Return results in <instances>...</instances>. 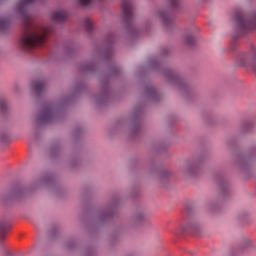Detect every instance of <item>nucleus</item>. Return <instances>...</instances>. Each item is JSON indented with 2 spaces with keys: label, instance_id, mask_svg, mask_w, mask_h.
I'll return each instance as SVG.
<instances>
[{
  "label": "nucleus",
  "instance_id": "a878e982",
  "mask_svg": "<svg viewBox=\"0 0 256 256\" xmlns=\"http://www.w3.org/2000/svg\"><path fill=\"white\" fill-rule=\"evenodd\" d=\"M82 164L83 160L81 159V154H74L68 162V167L71 171H77L78 169H81Z\"/></svg>",
  "mask_w": 256,
  "mask_h": 256
},
{
  "label": "nucleus",
  "instance_id": "b1692460",
  "mask_svg": "<svg viewBox=\"0 0 256 256\" xmlns=\"http://www.w3.org/2000/svg\"><path fill=\"white\" fill-rule=\"evenodd\" d=\"M253 129H255V122H253V120L246 118L241 121L240 133H242V135L253 133Z\"/></svg>",
  "mask_w": 256,
  "mask_h": 256
},
{
  "label": "nucleus",
  "instance_id": "f8f14e48",
  "mask_svg": "<svg viewBox=\"0 0 256 256\" xmlns=\"http://www.w3.org/2000/svg\"><path fill=\"white\" fill-rule=\"evenodd\" d=\"M207 157H209V152L203 151L188 158L185 161V166L180 168V171L183 175L191 177L192 179L201 177V173H203V163L207 161Z\"/></svg>",
  "mask_w": 256,
  "mask_h": 256
},
{
  "label": "nucleus",
  "instance_id": "c9c22d12",
  "mask_svg": "<svg viewBox=\"0 0 256 256\" xmlns=\"http://www.w3.org/2000/svg\"><path fill=\"white\" fill-rule=\"evenodd\" d=\"M91 191H93V188H91V186H84L81 188L80 196L82 201H87V199H89V195H91Z\"/></svg>",
  "mask_w": 256,
  "mask_h": 256
},
{
  "label": "nucleus",
  "instance_id": "72a5a7b5",
  "mask_svg": "<svg viewBox=\"0 0 256 256\" xmlns=\"http://www.w3.org/2000/svg\"><path fill=\"white\" fill-rule=\"evenodd\" d=\"M11 21L7 18H0V33H9Z\"/></svg>",
  "mask_w": 256,
  "mask_h": 256
},
{
  "label": "nucleus",
  "instance_id": "c85d7f7f",
  "mask_svg": "<svg viewBox=\"0 0 256 256\" xmlns=\"http://www.w3.org/2000/svg\"><path fill=\"white\" fill-rule=\"evenodd\" d=\"M67 17H69L67 11L59 10L52 14V21H54V23H65L67 21Z\"/></svg>",
  "mask_w": 256,
  "mask_h": 256
},
{
  "label": "nucleus",
  "instance_id": "f704fd0d",
  "mask_svg": "<svg viewBox=\"0 0 256 256\" xmlns=\"http://www.w3.org/2000/svg\"><path fill=\"white\" fill-rule=\"evenodd\" d=\"M64 248H66L67 251H75V249H77V240H75V238H68L64 242Z\"/></svg>",
  "mask_w": 256,
  "mask_h": 256
},
{
  "label": "nucleus",
  "instance_id": "1a4fd4ad",
  "mask_svg": "<svg viewBox=\"0 0 256 256\" xmlns=\"http://www.w3.org/2000/svg\"><path fill=\"white\" fill-rule=\"evenodd\" d=\"M256 160V144L250 145L246 153L236 152L233 154L232 167L243 175L245 179L253 177V165Z\"/></svg>",
  "mask_w": 256,
  "mask_h": 256
},
{
  "label": "nucleus",
  "instance_id": "58836bf2",
  "mask_svg": "<svg viewBox=\"0 0 256 256\" xmlns=\"http://www.w3.org/2000/svg\"><path fill=\"white\" fill-rule=\"evenodd\" d=\"M185 212L188 217L193 216V214L195 213V203L189 202L188 204H186Z\"/></svg>",
  "mask_w": 256,
  "mask_h": 256
},
{
  "label": "nucleus",
  "instance_id": "2f4dec72",
  "mask_svg": "<svg viewBox=\"0 0 256 256\" xmlns=\"http://www.w3.org/2000/svg\"><path fill=\"white\" fill-rule=\"evenodd\" d=\"M82 256H97V246L88 245L83 248Z\"/></svg>",
  "mask_w": 256,
  "mask_h": 256
},
{
  "label": "nucleus",
  "instance_id": "ddd939ff",
  "mask_svg": "<svg viewBox=\"0 0 256 256\" xmlns=\"http://www.w3.org/2000/svg\"><path fill=\"white\" fill-rule=\"evenodd\" d=\"M169 3L170 7L156 10L155 15L162 22L164 29L173 31L175 29V13L179 11L181 5L179 0H169Z\"/></svg>",
  "mask_w": 256,
  "mask_h": 256
},
{
  "label": "nucleus",
  "instance_id": "a211bd4d",
  "mask_svg": "<svg viewBox=\"0 0 256 256\" xmlns=\"http://www.w3.org/2000/svg\"><path fill=\"white\" fill-rule=\"evenodd\" d=\"M31 89L33 95H35L37 99H41L45 94V91H47V81L43 78L32 80Z\"/></svg>",
  "mask_w": 256,
  "mask_h": 256
},
{
  "label": "nucleus",
  "instance_id": "aec40b11",
  "mask_svg": "<svg viewBox=\"0 0 256 256\" xmlns=\"http://www.w3.org/2000/svg\"><path fill=\"white\" fill-rule=\"evenodd\" d=\"M121 233H123V223H116L113 226L110 236L108 238L109 247H115V245L119 243V238L121 237Z\"/></svg>",
  "mask_w": 256,
  "mask_h": 256
},
{
  "label": "nucleus",
  "instance_id": "a18cd8bd",
  "mask_svg": "<svg viewBox=\"0 0 256 256\" xmlns=\"http://www.w3.org/2000/svg\"><path fill=\"white\" fill-rule=\"evenodd\" d=\"M146 32H149V26H146Z\"/></svg>",
  "mask_w": 256,
  "mask_h": 256
},
{
  "label": "nucleus",
  "instance_id": "ea45409f",
  "mask_svg": "<svg viewBox=\"0 0 256 256\" xmlns=\"http://www.w3.org/2000/svg\"><path fill=\"white\" fill-rule=\"evenodd\" d=\"M3 243H0V249L2 251L3 256H15L11 251H9V248Z\"/></svg>",
  "mask_w": 256,
  "mask_h": 256
},
{
  "label": "nucleus",
  "instance_id": "c03bdc74",
  "mask_svg": "<svg viewBox=\"0 0 256 256\" xmlns=\"http://www.w3.org/2000/svg\"><path fill=\"white\" fill-rule=\"evenodd\" d=\"M168 121H169L170 127H173V123H175L177 121V117L175 115H170L168 117Z\"/></svg>",
  "mask_w": 256,
  "mask_h": 256
},
{
  "label": "nucleus",
  "instance_id": "dca6fc26",
  "mask_svg": "<svg viewBox=\"0 0 256 256\" xmlns=\"http://www.w3.org/2000/svg\"><path fill=\"white\" fill-rule=\"evenodd\" d=\"M199 29L197 26L192 25L186 29V32L183 37V43L187 49H193L197 46V34Z\"/></svg>",
  "mask_w": 256,
  "mask_h": 256
},
{
  "label": "nucleus",
  "instance_id": "f03ea898",
  "mask_svg": "<svg viewBox=\"0 0 256 256\" xmlns=\"http://www.w3.org/2000/svg\"><path fill=\"white\" fill-rule=\"evenodd\" d=\"M117 39L119 37L116 32H109L102 46H96L94 49L97 59L107 63V71L100 76V91L94 96L95 104L98 107H107L115 99V91L111 87V81L119 79L122 73L121 67L113 58L115 55L114 45L117 43Z\"/></svg>",
  "mask_w": 256,
  "mask_h": 256
},
{
  "label": "nucleus",
  "instance_id": "393cba45",
  "mask_svg": "<svg viewBox=\"0 0 256 256\" xmlns=\"http://www.w3.org/2000/svg\"><path fill=\"white\" fill-rule=\"evenodd\" d=\"M9 115H11L9 101L6 98H0V117L2 119H9Z\"/></svg>",
  "mask_w": 256,
  "mask_h": 256
},
{
  "label": "nucleus",
  "instance_id": "9d476101",
  "mask_svg": "<svg viewBox=\"0 0 256 256\" xmlns=\"http://www.w3.org/2000/svg\"><path fill=\"white\" fill-rule=\"evenodd\" d=\"M215 181L217 185L218 201L211 200L207 202L206 211H208V213H219L222 207L221 203L231 197V182L227 179L225 171H217Z\"/></svg>",
  "mask_w": 256,
  "mask_h": 256
},
{
  "label": "nucleus",
  "instance_id": "79ce46f5",
  "mask_svg": "<svg viewBox=\"0 0 256 256\" xmlns=\"http://www.w3.org/2000/svg\"><path fill=\"white\" fill-rule=\"evenodd\" d=\"M59 226L53 225L49 231V235L52 239H56L57 235H59Z\"/></svg>",
  "mask_w": 256,
  "mask_h": 256
},
{
  "label": "nucleus",
  "instance_id": "49530a36",
  "mask_svg": "<svg viewBox=\"0 0 256 256\" xmlns=\"http://www.w3.org/2000/svg\"><path fill=\"white\" fill-rule=\"evenodd\" d=\"M206 1H208V0H202L203 3H205Z\"/></svg>",
  "mask_w": 256,
  "mask_h": 256
},
{
  "label": "nucleus",
  "instance_id": "39448f33",
  "mask_svg": "<svg viewBox=\"0 0 256 256\" xmlns=\"http://www.w3.org/2000/svg\"><path fill=\"white\" fill-rule=\"evenodd\" d=\"M144 96L146 102L138 103L132 112L130 124L125 119H119L110 130V135H121L125 133L129 141H139L143 133V122L145 121V107L149 103H161L163 96L161 92L151 83L144 85Z\"/></svg>",
  "mask_w": 256,
  "mask_h": 256
},
{
  "label": "nucleus",
  "instance_id": "423d86ee",
  "mask_svg": "<svg viewBox=\"0 0 256 256\" xmlns=\"http://www.w3.org/2000/svg\"><path fill=\"white\" fill-rule=\"evenodd\" d=\"M170 55L171 50L168 47H162L160 57L150 59L148 67L158 73V75H161L166 83L178 89L179 93L186 101H193L195 97H197V88L191 85L179 70L166 66L165 63H163V57H169Z\"/></svg>",
  "mask_w": 256,
  "mask_h": 256
},
{
  "label": "nucleus",
  "instance_id": "0eeeda50",
  "mask_svg": "<svg viewBox=\"0 0 256 256\" xmlns=\"http://www.w3.org/2000/svg\"><path fill=\"white\" fill-rule=\"evenodd\" d=\"M119 203H121V198H119L118 194H113L103 205L94 209L91 217L82 219V222L90 235L99 233L101 227H105L107 223H111L113 219L118 217Z\"/></svg>",
  "mask_w": 256,
  "mask_h": 256
},
{
  "label": "nucleus",
  "instance_id": "9b49d317",
  "mask_svg": "<svg viewBox=\"0 0 256 256\" xmlns=\"http://www.w3.org/2000/svg\"><path fill=\"white\" fill-rule=\"evenodd\" d=\"M122 21L131 41L141 36V30L135 25V4L132 0H122Z\"/></svg>",
  "mask_w": 256,
  "mask_h": 256
},
{
  "label": "nucleus",
  "instance_id": "37998d69",
  "mask_svg": "<svg viewBox=\"0 0 256 256\" xmlns=\"http://www.w3.org/2000/svg\"><path fill=\"white\" fill-rule=\"evenodd\" d=\"M130 168L132 171H139V160L138 159H133L130 162Z\"/></svg>",
  "mask_w": 256,
  "mask_h": 256
},
{
  "label": "nucleus",
  "instance_id": "cd10ccee",
  "mask_svg": "<svg viewBox=\"0 0 256 256\" xmlns=\"http://www.w3.org/2000/svg\"><path fill=\"white\" fill-rule=\"evenodd\" d=\"M79 50V45L75 44V42H65L64 44V53L67 57H73L75 53Z\"/></svg>",
  "mask_w": 256,
  "mask_h": 256
},
{
  "label": "nucleus",
  "instance_id": "f3484780",
  "mask_svg": "<svg viewBox=\"0 0 256 256\" xmlns=\"http://www.w3.org/2000/svg\"><path fill=\"white\" fill-rule=\"evenodd\" d=\"M98 69V62L95 57L81 62L78 65V71L81 75H95Z\"/></svg>",
  "mask_w": 256,
  "mask_h": 256
},
{
  "label": "nucleus",
  "instance_id": "4c0bfd02",
  "mask_svg": "<svg viewBox=\"0 0 256 256\" xmlns=\"http://www.w3.org/2000/svg\"><path fill=\"white\" fill-rule=\"evenodd\" d=\"M141 191V185L139 184H133L131 187H130V197H139V193Z\"/></svg>",
  "mask_w": 256,
  "mask_h": 256
},
{
  "label": "nucleus",
  "instance_id": "7ed1b4c3",
  "mask_svg": "<svg viewBox=\"0 0 256 256\" xmlns=\"http://www.w3.org/2000/svg\"><path fill=\"white\" fill-rule=\"evenodd\" d=\"M41 187H47L55 197L62 199L67 195V188L61 183L57 182L55 174L51 172H44L38 176L30 185L23 182H14L4 190L0 192V207L5 209L21 203L27 198V195H31L37 189Z\"/></svg>",
  "mask_w": 256,
  "mask_h": 256
},
{
  "label": "nucleus",
  "instance_id": "2eb2a0df",
  "mask_svg": "<svg viewBox=\"0 0 256 256\" xmlns=\"http://www.w3.org/2000/svg\"><path fill=\"white\" fill-rule=\"evenodd\" d=\"M145 221H147V212L145 211V208L138 207L129 217L128 227H130V229H138V227H141Z\"/></svg>",
  "mask_w": 256,
  "mask_h": 256
},
{
  "label": "nucleus",
  "instance_id": "a19ab883",
  "mask_svg": "<svg viewBox=\"0 0 256 256\" xmlns=\"http://www.w3.org/2000/svg\"><path fill=\"white\" fill-rule=\"evenodd\" d=\"M104 0H78V3L82 5V7H87L91 5V3H103Z\"/></svg>",
  "mask_w": 256,
  "mask_h": 256
},
{
  "label": "nucleus",
  "instance_id": "4468645a",
  "mask_svg": "<svg viewBox=\"0 0 256 256\" xmlns=\"http://www.w3.org/2000/svg\"><path fill=\"white\" fill-rule=\"evenodd\" d=\"M173 235L176 237H183V235H190L191 237H196L199 239L203 237V227L199 220L192 217L188 220L186 226H180L172 231Z\"/></svg>",
  "mask_w": 256,
  "mask_h": 256
},
{
  "label": "nucleus",
  "instance_id": "5701e85b",
  "mask_svg": "<svg viewBox=\"0 0 256 256\" xmlns=\"http://www.w3.org/2000/svg\"><path fill=\"white\" fill-rule=\"evenodd\" d=\"M249 216V211L242 210L237 214L236 220L241 227H247V225H251V223H253V220H251Z\"/></svg>",
  "mask_w": 256,
  "mask_h": 256
},
{
  "label": "nucleus",
  "instance_id": "6ab92c4d",
  "mask_svg": "<svg viewBox=\"0 0 256 256\" xmlns=\"http://www.w3.org/2000/svg\"><path fill=\"white\" fill-rule=\"evenodd\" d=\"M13 229V224H11V218L8 216H0V243H5L9 231Z\"/></svg>",
  "mask_w": 256,
  "mask_h": 256
},
{
  "label": "nucleus",
  "instance_id": "412c9836",
  "mask_svg": "<svg viewBox=\"0 0 256 256\" xmlns=\"http://www.w3.org/2000/svg\"><path fill=\"white\" fill-rule=\"evenodd\" d=\"M63 155V146H61V141L56 140L50 144L49 147V157L52 161H59Z\"/></svg>",
  "mask_w": 256,
  "mask_h": 256
},
{
  "label": "nucleus",
  "instance_id": "6e6552de",
  "mask_svg": "<svg viewBox=\"0 0 256 256\" xmlns=\"http://www.w3.org/2000/svg\"><path fill=\"white\" fill-rule=\"evenodd\" d=\"M168 149V142H156L152 147V155L150 156L149 164L145 169L146 175L156 177L158 185L166 189L171 185V179L175 176V172L161 166L155 155L167 153Z\"/></svg>",
  "mask_w": 256,
  "mask_h": 256
},
{
  "label": "nucleus",
  "instance_id": "bb28decb",
  "mask_svg": "<svg viewBox=\"0 0 256 256\" xmlns=\"http://www.w3.org/2000/svg\"><path fill=\"white\" fill-rule=\"evenodd\" d=\"M80 27H83V29L86 31V33L91 34L93 31H95V22L91 20V18L86 17L82 18L79 21Z\"/></svg>",
  "mask_w": 256,
  "mask_h": 256
},
{
  "label": "nucleus",
  "instance_id": "f257e3e1",
  "mask_svg": "<svg viewBox=\"0 0 256 256\" xmlns=\"http://www.w3.org/2000/svg\"><path fill=\"white\" fill-rule=\"evenodd\" d=\"M33 3H45V0H20L16 7V13L19 15L22 28L19 45L22 51L30 55H37V49L47 47V41L55 33V28L41 26L33 20L27 11V7Z\"/></svg>",
  "mask_w": 256,
  "mask_h": 256
},
{
  "label": "nucleus",
  "instance_id": "473e14b6",
  "mask_svg": "<svg viewBox=\"0 0 256 256\" xmlns=\"http://www.w3.org/2000/svg\"><path fill=\"white\" fill-rule=\"evenodd\" d=\"M85 132L86 130L83 126H76L72 133V137L75 141H79V139L85 135Z\"/></svg>",
  "mask_w": 256,
  "mask_h": 256
},
{
  "label": "nucleus",
  "instance_id": "4be33fe9",
  "mask_svg": "<svg viewBox=\"0 0 256 256\" xmlns=\"http://www.w3.org/2000/svg\"><path fill=\"white\" fill-rule=\"evenodd\" d=\"M253 243L249 238H243L240 245L238 247H232L229 251V256H239L244 251H247L249 247H251Z\"/></svg>",
  "mask_w": 256,
  "mask_h": 256
},
{
  "label": "nucleus",
  "instance_id": "c756f323",
  "mask_svg": "<svg viewBox=\"0 0 256 256\" xmlns=\"http://www.w3.org/2000/svg\"><path fill=\"white\" fill-rule=\"evenodd\" d=\"M0 143L3 145V147H8V145H11V135L9 134V131H0Z\"/></svg>",
  "mask_w": 256,
  "mask_h": 256
},
{
  "label": "nucleus",
  "instance_id": "20e7f679",
  "mask_svg": "<svg viewBox=\"0 0 256 256\" xmlns=\"http://www.w3.org/2000/svg\"><path fill=\"white\" fill-rule=\"evenodd\" d=\"M88 89L87 82L78 79L75 81L72 93L69 96L62 97L58 102H44L34 122V141L41 139L47 123L60 121L65 113V109L72 103H75L83 93H87Z\"/></svg>",
  "mask_w": 256,
  "mask_h": 256
},
{
  "label": "nucleus",
  "instance_id": "e433bc0d",
  "mask_svg": "<svg viewBox=\"0 0 256 256\" xmlns=\"http://www.w3.org/2000/svg\"><path fill=\"white\" fill-rule=\"evenodd\" d=\"M203 119L206 125H209L210 127H212V125H215V118L211 115V113L209 112L204 113Z\"/></svg>",
  "mask_w": 256,
  "mask_h": 256
},
{
  "label": "nucleus",
  "instance_id": "7c9ffc66",
  "mask_svg": "<svg viewBox=\"0 0 256 256\" xmlns=\"http://www.w3.org/2000/svg\"><path fill=\"white\" fill-rule=\"evenodd\" d=\"M226 147L230 151H236V149H239V141L235 137H230L226 140Z\"/></svg>",
  "mask_w": 256,
  "mask_h": 256
}]
</instances>
